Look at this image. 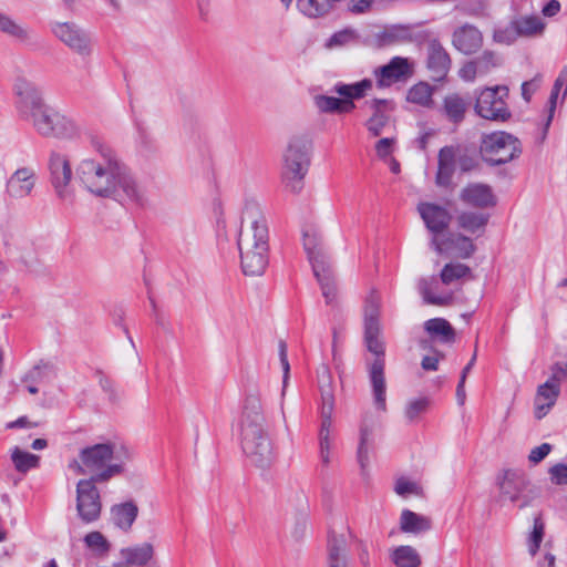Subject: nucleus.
Instances as JSON below:
<instances>
[{
  "instance_id": "obj_1",
  "label": "nucleus",
  "mask_w": 567,
  "mask_h": 567,
  "mask_svg": "<svg viewBox=\"0 0 567 567\" xmlns=\"http://www.w3.org/2000/svg\"><path fill=\"white\" fill-rule=\"evenodd\" d=\"M94 152L75 166V181L91 196L123 204L143 205L145 189L116 152L95 142Z\"/></svg>"
},
{
  "instance_id": "obj_2",
  "label": "nucleus",
  "mask_w": 567,
  "mask_h": 567,
  "mask_svg": "<svg viewBox=\"0 0 567 567\" xmlns=\"http://www.w3.org/2000/svg\"><path fill=\"white\" fill-rule=\"evenodd\" d=\"M14 107L18 116L43 137L73 138L80 126L66 114L45 103L41 90L25 78L13 83Z\"/></svg>"
},
{
  "instance_id": "obj_3",
  "label": "nucleus",
  "mask_w": 567,
  "mask_h": 567,
  "mask_svg": "<svg viewBox=\"0 0 567 567\" xmlns=\"http://www.w3.org/2000/svg\"><path fill=\"white\" fill-rule=\"evenodd\" d=\"M237 246L244 274H264L268 265L269 230L265 212L255 200L245 203Z\"/></svg>"
},
{
  "instance_id": "obj_4",
  "label": "nucleus",
  "mask_w": 567,
  "mask_h": 567,
  "mask_svg": "<svg viewBox=\"0 0 567 567\" xmlns=\"http://www.w3.org/2000/svg\"><path fill=\"white\" fill-rule=\"evenodd\" d=\"M239 430L241 449L250 462L261 468L270 466L276 454L258 395L246 396Z\"/></svg>"
},
{
  "instance_id": "obj_5",
  "label": "nucleus",
  "mask_w": 567,
  "mask_h": 567,
  "mask_svg": "<svg viewBox=\"0 0 567 567\" xmlns=\"http://www.w3.org/2000/svg\"><path fill=\"white\" fill-rule=\"evenodd\" d=\"M132 457V451L123 444L97 443L82 449L70 467L78 474H90L89 480L104 483L122 475Z\"/></svg>"
},
{
  "instance_id": "obj_6",
  "label": "nucleus",
  "mask_w": 567,
  "mask_h": 567,
  "mask_svg": "<svg viewBox=\"0 0 567 567\" xmlns=\"http://www.w3.org/2000/svg\"><path fill=\"white\" fill-rule=\"evenodd\" d=\"M301 233L303 249L312 267L313 275L321 288L326 302L331 305L336 299L337 290L330 257L324 249L321 234L316 225H305Z\"/></svg>"
},
{
  "instance_id": "obj_7",
  "label": "nucleus",
  "mask_w": 567,
  "mask_h": 567,
  "mask_svg": "<svg viewBox=\"0 0 567 567\" xmlns=\"http://www.w3.org/2000/svg\"><path fill=\"white\" fill-rule=\"evenodd\" d=\"M498 499L519 509L533 506L540 496V489L519 470H503L496 476Z\"/></svg>"
},
{
  "instance_id": "obj_8",
  "label": "nucleus",
  "mask_w": 567,
  "mask_h": 567,
  "mask_svg": "<svg viewBox=\"0 0 567 567\" xmlns=\"http://www.w3.org/2000/svg\"><path fill=\"white\" fill-rule=\"evenodd\" d=\"M311 142L308 137L292 136L282 154V181L291 192L302 188V179L310 165Z\"/></svg>"
},
{
  "instance_id": "obj_9",
  "label": "nucleus",
  "mask_w": 567,
  "mask_h": 567,
  "mask_svg": "<svg viewBox=\"0 0 567 567\" xmlns=\"http://www.w3.org/2000/svg\"><path fill=\"white\" fill-rule=\"evenodd\" d=\"M319 389L321 395V426L319 432L320 460L324 466L331 461V416L334 409V392L331 374L324 370L319 379Z\"/></svg>"
},
{
  "instance_id": "obj_10",
  "label": "nucleus",
  "mask_w": 567,
  "mask_h": 567,
  "mask_svg": "<svg viewBox=\"0 0 567 567\" xmlns=\"http://www.w3.org/2000/svg\"><path fill=\"white\" fill-rule=\"evenodd\" d=\"M480 151L486 162L501 165L516 158L520 154L522 147L515 136L498 131L482 136Z\"/></svg>"
},
{
  "instance_id": "obj_11",
  "label": "nucleus",
  "mask_w": 567,
  "mask_h": 567,
  "mask_svg": "<svg viewBox=\"0 0 567 567\" xmlns=\"http://www.w3.org/2000/svg\"><path fill=\"white\" fill-rule=\"evenodd\" d=\"M507 93L508 89L503 85L475 91L476 102L474 109L476 114L489 121H507L511 117V112L504 99L507 96Z\"/></svg>"
},
{
  "instance_id": "obj_12",
  "label": "nucleus",
  "mask_w": 567,
  "mask_h": 567,
  "mask_svg": "<svg viewBox=\"0 0 567 567\" xmlns=\"http://www.w3.org/2000/svg\"><path fill=\"white\" fill-rule=\"evenodd\" d=\"M53 35L70 50L79 55L86 56L92 52V41L89 33L74 22H51Z\"/></svg>"
},
{
  "instance_id": "obj_13",
  "label": "nucleus",
  "mask_w": 567,
  "mask_h": 567,
  "mask_svg": "<svg viewBox=\"0 0 567 567\" xmlns=\"http://www.w3.org/2000/svg\"><path fill=\"white\" fill-rule=\"evenodd\" d=\"M94 480H80L76 484V511L82 522L99 519L102 509L101 495Z\"/></svg>"
},
{
  "instance_id": "obj_14",
  "label": "nucleus",
  "mask_w": 567,
  "mask_h": 567,
  "mask_svg": "<svg viewBox=\"0 0 567 567\" xmlns=\"http://www.w3.org/2000/svg\"><path fill=\"white\" fill-rule=\"evenodd\" d=\"M49 169L56 196L65 203H73L74 190L70 187L72 168L68 156L58 152L51 153Z\"/></svg>"
},
{
  "instance_id": "obj_15",
  "label": "nucleus",
  "mask_w": 567,
  "mask_h": 567,
  "mask_svg": "<svg viewBox=\"0 0 567 567\" xmlns=\"http://www.w3.org/2000/svg\"><path fill=\"white\" fill-rule=\"evenodd\" d=\"M431 246L440 255L463 259L471 257L475 250V246L468 237L454 233L432 236Z\"/></svg>"
},
{
  "instance_id": "obj_16",
  "label": "nucleus",
  "mask_w": 567,
  "mask_h": 567,
  "mask_svg": "<svg viewBox=\"0 0 567 567\" xmlns=\"http://www.w3.org/2000/svg\"><path fill=\"white\" fill-rule=\"evenodd\" d=\"M565 374V369L557 365L556 371L549 380L537 388L534 399V413L535 417L540 420L548 414L555 405L560 392V377Z\"/></svg>"
},
{
  "instance_id": "obj_17",
  "label": "nucleus",
  "mask_w": 567,
  "mask_h": 567,
  "mask_svg": "<svg viewBox=\"0 0 567 567\" xmlns=\"http://www.w3.org/2000/svg\"><path fill=\"white\" fill-rule=\"evenodd\" d=\"M37 172L31 166L16 169L6 182L4 195L11 200L29 197L37 184Z\"/></svg>"
},
{
  "instance_id": "obj_18",
  "label": "nucleus",
  "mask_w": 567,
  "mask_h": 567,
  "mask_svg": "<svg viewBox=\"0 0 567 567\" xmlns=\"http://www.w3.org/2000/svg\"><path fill=\"white\" fill-rule=\"evenodd\" d=\"M371 115L364 125L369 134L373 137L381 135L388 126L393 111V102L384 99H373L365 102Z\"/></svg>"
},
{
  "instance_id": "obj_19",
  "label": "nucleus",
  "mask_w": 567,
  "mask_h": 567,
  "mask_svg": "<svg viewBox=\"0 0 567 567\" xmlns=\"http://www.w3.org/2000/svg\"><path fill=\"white\" fill-rule=\"evenodd\" d=\"M417 212L433 236H441L452 219L450 212L445 207L434 203H420Z\"/></svg>"
},
{
  "instance_id": "obj_20",
  "label": "nucleus",
  "mask_w": 567,
  "mask_h": 567,
  "mask_svg": "<svg viewBox=\"0 0 567 567\" xmlns=\"http://www.w3.org/2000/svg\"><path fill=\"white\" fill-rule=\"evenodd\" d=\"M412 74V65L406 58L394 56L385 65L374 70L377 83L380 87H386L404 80Z\"/></svg>"
},
{
  "instance_id": "obj_21",
  "label": "nucleus",
  "mask_w": 567,
  "mask_h": 567,
  "mask_svg": "<svg viewBox=\"0 0 567 567\" xmlns=\"http://www.w3.org/2000/svg\"><path fill=\"white\" fill-rule=\"evenodd\" d=\"M452 43L457 51L464 54H473L481 49L483 35L475 25L465 23L454 30Z\"/></svg>"
},
{
  "instance_id": "obj_22",
  "label": "nucleus",
  "mask_w": 567,
  "mask_h": 567,
  "mask_svg": "<svg viewBox=\"0 0 567 567\" xmlns=\"http://www.w3.org/2000/svg\"><path fill=\"white\" fill-rule=\"evenodd\" d=\"M384 359H374L369 364V379L372 388L374 405L380 411L386 409V382L384 374Z\"/></svg>"
},
{
  "instance_id": "obj_23",
  "label": "nucleus",
  "mask_w": 567,
  "mask_h": 567,
  "mask_svg": "<svg viewBox=\"0 0 567 567\" xmlns=\"http://www.w3.org/2000/svg\"><path fill=\"white\" fill-rule=\"evenodd\" d=\"M427 69L434 81H442L451 69V58L442 44L432 41L427 49Z\"/></svg>"
},
{
  "instance_id": "obj_24",
  "label": "nucleus",
  "mask_w": 567,
  "mask_h": 567,
  "mask_svg": "<svg viewBox=\"0 0 567 567\" xmlns=\"http://www.w3.org/2000/svg\"><path fill=\"white\" fill-rule=\"evenodd\" d=\"M460 198L467 205L486 208L494 206L496 200L492 188L488 185L474 183L464 187L460 194Z\"/></svg>"
},
{
  "instance_id": "obj_25",
  "label": "nucleus",
  "mask_w": 567,
  "mask_h": 567,
  "mask_svg": "<svg viewBox=\"0 0 567 567\" xmlns=\"http://www.w3.org/2000/svg\"><path fill=\"white\" fill-rule=\"evenodd\" d=\"M0 33L20 44H29L33 40L31 28L0 10Z\"/></svg>"
},
{
  "instance_id": "obj_26",
  "label": "nucleus",
  "mask_w": 567,
  "mask_h": 567,
  "mask_svg": "<svg viewBox=\"0 0 567 567\" xmlns=\"http://www.w3.org/2000/svg\"><path fill=\"white\" fill-rule=\"evenodd\" d=\"M468 102L458 93H449L444 96L439 109L440 113L451 123L460 124L464 121Z\"/></svg>"
},
{
  "instance_id": "obj_27",
  "label": "nucleus",
  "mask_w": 567,
  "mask_h": 567,
  "mask_svg": "<svg viewBox=\"0 0 567 567\" xmlns=\"http://www.w3.org/2000/svg\"><path fill=\"white\" fill-rule=\"evenodd\" d=\"M455 172V150L452 146L441 148L439 153V167L436 173V184L447 187L452 183Z\"/></svg>"
},
{
  "instance_id": "obj_28",
  "label": "nucleus",
  "mask_w": 567,
  "mask_h": 567,
  "mask_svg": "<svg viewBox=\"0 0 567 567\" xmlns=\"http://www.w3.org/2000/svg\"><path fill=\"white\" fill-rule=\"evenodd\" d=\"M138 514V507L132 501L115 504L111 508L112 523L120 529L127 532L131 529Z\"/></svg>"
},
{
  "instance_id": "obj_29",
  "label": "nucleus",
  "mask_w": 567,
  "mask_h": 567,
  "mask_svg": "<svg viewBox=\"0 0 567 567\" xmlns=\"http://www.w3.org/2000/svg\"><path fill=\"white\" fill-rule=\"evenodd\" d=\"M153 555L154 549L150 543H143L121 550L122 561L131 567L146 566Z\"/></svg>"
},
{
  "instance_id": "obj_30",
  "label": "nucleus",
  "mask_w": 567,
  "mask_h": 567,
  "mask_svg": "<svg viewBox=\"0 0 567 567\" xmlns=\"http://www.w3.org/2000/svg\"><path fill=\"white\" fill-rule=\"evenodd\" d=\"M431 519L426 516L403 509L400 516V529L408 534H421L431 529Z\"/></svg>"
},
{
  "instance_id": "obj_31",
  "label": "nucleus",
  "mask_w": 567,
  "mask_h": 567,
  "mask_svg": "<svg viewBox=\"0 0 567 567\" xmlns=\"http://www.w3.org/2000/svg\"><path fill=\"white\" fill-rule=\"evenodd\" d=\"M424 329L432 339L443 343H452L455 340V331L450 322L443 318H434L425 321Z\"/></svg>"
},
{
  "instance_id": "obj_32",
  "label": "nucleus",
  "mask_w": 567,
  "mask_h": 567,
  "mask_svg": "<svg viewBox=\"0 0 567 567\" xmlns=\"http://www.w3.org/2000/svg\"><path fill=\"white\" fill-rule=\"evenodd\" d=\"M373 86L372 80L370 79H363L355 83H337L332 92L340 95L341 97H348L351 100H360L364 97L369 91H371Z\"/></svg>"
},
{
  "instance_id": "obj_33",
  "label": "nucleus",
  "mask_w": 567,
  "mask_h": 567,
  "mask_svg": "<svg viewBox=\"0 0 567 567\" xmlns=\"http://www.w3.org/2000/svg\"><path fill=\"white\" fill-rule=\"evenodd\" d=\"M327 565L328 567H348L347 544L342 537L329 538Z\"/></svg>"
},
{
  "instance_id": "obj_34",
  "label": "nucleus",
  "mask_w": 567,
  "mask_h": 567,
  "mask_svg": "<svg viewBox=\"0 0 567 567\" xmlns=\"http://www.w3.org/2000/svg\"><path fill=\"white\" fill-rule=\"evenodd\" d=\"M518 37L532 38L540 35L545 29V22L537 16H524L514 19Z\"/></svg>"
},
{
  "instance_id": "obj_35",
  "label": "nucleus",
  "mask_w": 567,
  "mask_h": 567,
  "mask_svg": "<svg viewBox=\"0 0 567 567\" xmlns=\"http://www.w3.org/2000/svg\"><path fill=\"white\" fill-rule=\"evenodd\" d=\"M391 559L396 567H420L422 563L417 550L409 545L394 548L391 553Z\"/></svg>"
},
{
  "instance_id": "obj_36",
  "label": "nucleus",
  "mask_w": 567,
  "mask_h": 567,
  "mask_svg": "<svg viewBox=\"0 0 567 567\" xmlns=\"http://www.w3.org/2000/svg\"><path fill=\"white\" fill-rule=\"evenodd\" d=\"M433 92L434 89L430 84L419 82L408 91L406 100L422 107L431 109L434 105Z\"/></svg>"
},
{
  "instance_id": "obj_37",
  "label": "nucleus",
  "mask_w": 567,
  "mask_h": 567,
  "mask_svg": "<svg viewBox=\"0 0 567 567\" xmlns=\"http://www.w3.org/2000/svg\"><path fill=\"white\" fill-rule=\"evenodd\" d=\"M381 297L377 291H371L364 303V329L380 328Z\"/></svg>"
},
{
  "instance_id": "obj_38",
  "label": "nucleus",
  "mask_w": 567,
  "mask_h": 567,
  "mask_svg": "<svg viewBox=\"0 0 567 567\" xmlns=\"http://www.w3.org/2000/svg\"><path fill=\"white\" fill-rule=\"evenodd\" d=\"M435 278H422L419 280L417 288L424 301L435 306H446L452 301V295H435L433 292V284Z\"/></svg>"
},
{
  "instance_id": "obj_39",
  "label": "nucleus",
  "mask_w": 567,
  "mask_h": 567,
  "mask_svg": "<svg viewBox=\"0 0 567 567\" xmlns=\"http://www.w3.org/2000/svg\"><path fill=\"white\" fill-rule=\"evenodd\" d=\"M11 461L14 468L20 473H27L32 468H37L40 464L38 455L23 451L18 446L11 450Z\"/></svg>"
},
{
  "instance_id": "obj_40",
  "label": "nucleus",
  "mask_w": 567,
  "mask_h": 567,
  "mask_svg": "<svg viewBox=\"0 0 567 567\" xmlns=\"http://www.w3.org/2000/svg\"><path fill=\"white\" fill-rule=\"evenodd\" d=\"M379 39L383 45H392L410 41L412 39L411 30L406 25H392L385 29Z\"/></svg>"
},
{
  "instance_id": "obj_41",
  "label": "nucleus",
  "mask_w": 567,
  "mask_h": 567,
  "mask_svg": "<svg viewBox=\"0 0 567 567\" xmlns=\"http://www.w3.org/2000/svg\"><path fill=\"white\" fill-rule=\"evenodd\" d=\"M487 220V215L473 212H464L457 216L458 226L470 233H475L478 229L484 228Z\"/></svg>"
},
{
  "instance_id": "obj_42",
  "label": "nucleus",
  "mask_w": 567,
  "mask_h": 567,
  "mask_svg": "<svg viewBox=\"0 0 567 567\" xmlns=\"http://www.w3.org/2000/svg\"><path fill=\"white\" fill-rule=\"evenodd\" d=\"M471 276V268L463 264H446L441 274V280L444 285H451L462 278Z\"/></svg>"
},
{
  "instance_id": "obj_43",
  "label": "nucleus",
  "mask_w": 567,
  "mask_h": 567,
  "mask_svg": "<svg viewBox=\"0 0 567 567\" xmlns=\"http://www.w3.org/2000/svg\"><path fill=\"white\" fill-rule=\"evenodd\" d=\"M545 535V524L542 516L538 515L534 518L533 530L527 538V547L530 556H535L540 547Z\"/></svg>"
},
{
  "instance_id": "obj_44",
  "label": "nucleus",
  "mask_w": 567,
  "mask_h": 567,
  "mask_svg": "<svg viewBox=\"0 0 567 567\" xmlns=\"http://www.w3.org/2000/svg\"><path fill=\"white\" fill-rule=\"evenodd\" d=\"M380 328L364 329V341L368 350L375 359H384V344L379 338Z\"/></svg>"
},
{
  "instance_id": "obj_45",
  "label": "nucleus",
  "mask_w": 567,
  "mask_h": 567,
  "mask_svg": "<svg viewBox=\"0 0 567 567\" xmlns=\"http://www.w3.org/2000/svg\"><path fill=\"white\" fill-rule=\"evenodd\" d=\"M85 546L97 555H104L110 550V543L100 532H91L84 537Z\"/></svg>"
},
{
  "instance_id": "obj_46",
  "label": "nucleus",
  "mask_w": 567,
  "mask_h": 567,
  "mask_svg": "<svg viewBox=\"0 0 567 567\" xmlns=\"http://www.w3.org/2000/svg\"><path fill=\"white\" fill-rule=\"evenodd\" d=\"M519 37L517 34V29L514 23V20H512L506 25H501V27L495 28V30L493 32V40L496 43H501V44H506V45L512 44Z\"/></svg>"
},
{
  "instance_id": "obj_47",
  "label": "nucleus",
  "mask_w": 567,
  "mask_h": 567,
  "mask_svg": "<svg viewBox=\"0 0 567 567\" xmlns=\"http://www.w3.org/2000/svg\"><path fill=\"white\" fill-rule=\"evenodd\" d=\"M358 39L359 35L357 31L348 28L333 33L329 38L326 47L329 49L341 48L355 42Z\"/></svg>"
},
{
  "instance_id": "obj_48",
  "label": "nucleus",
  "mask_w": 567,
  "mask_h": 567,
  "mask_svg": "<svg viewBox=\"0 0 567 567\" xmlns=\"http://www.w3.org/2000/svg\"><path fill=\"white\" fill-rule=\"evenodd\" d=\"M430 405V400L425 396L415 398L410 400L404 410L405 417L410 422H414L419 419L421 414H423Z\"/></svg>"
},
{
  "instance_id": "obj_49",
  "label": "nucleus",
  "mask_w": 567,
  "mask_h": 567,
  "mask_svg": "<svg viewBox=\"0 0 567 567\" xmlns=\"http://www.w3.org/2000/svg\"><path fill=\"white\" fill-rule=\"evenodd\" d=\"M477 66L480 75L487 74L492 69L502 64V59L492 51H485L482 55L473 60Z\"/></svg>"
},
{
  "instance_id": "obj_50",
  "label": "nucleus",
  "mask_w": 567,
  "mask_h": 567,
  "mask_svg": "<svg viewBox=\"0 0 567 567\" xmlns=\"http://www.w3.org/2000/svg\"><path fill=\"white\" fill-rule=\"evenodd\" d=\"M313 103L320 113L338 114L340 97L319 94L313 97Z\"/></svg>"
},
{
  "instance_id": "obj_51",
  "label": "nucleus",
  "mask_w": 567,
  "mask_h": 567,
  "mask_svg": "<svg viewBox=\"0 0 567 567\" xmlns=\"http://www.w3.org/2000/svg\"><path fill=\"white\" fill-rule=\"evenodd\" d=\"M566 84V91H567V65L563 69L560 74L555 81L554 87L551 90L550 96H549V116H548V123L550 122L553 117V112L556 107L557 99L560 92V89L563 85Z\"/></svg>"
},
{
  "instance_id": "obj_52",
  "label": "nucleus",
  "mask_w": 567,
  "mask_h": 567,
  "mask_svg": "<svg viewBox=\"0 0 567 567\" xmlns=\"http://www.w3.org/2000/svg\"><path fill=\"white\" fill-rule=\"evenodd\" d=\"M394 491L398 495L406 497L409 495H419L421 487L413 481L400 477L395 481Z\"/></svg>"
},
{
  "instance_id": "obj_53",
  "label": "nucleus",
  "mask_w": 567,
  "mask_h": 567,
  "mask_svg": "<svg viewBox=\"0 0 567 567\" xmlns=\"http://www.w3.org/2000/svg\"><path fill=\"white\" fill-rule=\"evenodd\" d=\"M371 436V430L368 426L362 425L360 430V443L358 447V460L362 467L365 466L368 462V444Z\"/></svg>"
},
{
  "instance_id": "obj_54",
  "label": "nucleus",
  "mask_w": 567,
  "mask_h": 567,
  "mask_svg": "<svg viewBox=\"0 0 567 567\" xmlns=\"http://www.w3.org/2000/svg\"><path fill=\"white\" fill-rule=\"evenodd\" d=\"M550 478L553 483L557 485H566L567 484V464H556L549 470Z\"/></svg>"
},
{
  "instance_id": "obj_55",
  "label": "nucleus",
  "mask_w": 567,
  "mask_h": 567,
  "mask_svg": "<svg viewBox=\"0 0 567 567\" xmlns=\"http://www.w3.org/2000/svg\"><path fill=\"white\" fill-rule=\"evenodd\" d=\"M377 0H350L348 7L349 11L354 14L367 13L372 10Z\"/></svg>"
},
{
  "instance_id": "obj_56",
  "label": "nucleus",
  "mask_w": 567,
  "mask_h": 567,
  "mask_svg": "<svg viewBox=\"0 0 567 567\" xmlns=\"http://www.w3.org/2000/svg\"><path fill=\"white\" fill-rule=\"evenodd\" d=\"M551 451V445L548 443H543L539 446L532 449L528 460L533 464H537L542 462Z\"/></svg>"
},
{
  "instance_id": "obj_57",
  "label": "nucleus",
  "mask_w": 567,
  "mask_h": 567,
  "mask_svg": "<svg viewBox=\"0 0 567 567\" xmlns=\"http://www.w3.org/2000/svg\"><path fill=\"white\" fill-rule=\"evenodd\" d=\"M458 75L465 82H473L480 75V72L475 62L470 61L460 69Z\"/></svg>"
},
{
  "instance_id": "obj_58",
  "label": "nucleus",
  "mask_w": 567,
  "mask_h": 567,
  "mask_svg": "<svg viewBox=\"0 0 567 567\" xmlns=\"http://www.w3.org/2000/svg\"><path fill=\"white\" fill-rule=\"evenodd\" d=\"M394 138L384 137L377 142L375 152L379 157L385 158L393 152Z\"/></svg>"
},
{
  "instance_id": "obj_59",
  "label": "nucleus",
  "mask_w": 567,
  "mask_h": 567,
  "mask_svg": "<svg viewBox=\"0 0 567 567\" xmlns=\"http://www.w3.org/2000/svg\"><path fill=\"white\" fill-rule=\"evenodd\" d=\"M279 358L284 370V383H286L290 367L287 357V344L284 341L279 342Z\"/></svg>"
},
{
  "instance_id": "obj_60",
  "label": "nucleus",
  "mask_w": 567,
  "mask_h": 567,
  "mask_svg": "<svg viewBox=\"0 0 567 567\" xmlns=\"http://www.w3.org/2000/svg\"><path fill=\"white\" fill-rule=\"evenodd\" d=\"M560 11V3L558 0H549L542 9L545 17H555Z\"/></svg>"
},
{
  "instance_id": "obj_61",
  "label": "nucleus",
  "mask_w": 567,
  "mask_h": 567,
  "mask_svg": "<svg viewBox=\"0 0 567 567\" xmlns=\"http://www.w3.org/2000/svg\"><path fill=\"white\" fill-rule=\"evenodd\" d=\"M537 84L535 81H526L522 84V95L525 101H529L533 93L536 91Z\"/></svg>"
},
{
  "instance_id": "obj_62",
  "label": "nucleus",
  "mask_w": 567,
  "mask_h": 567,
  "mask_svg": "<svg viewBox=\"0 0 567 567\" xmlns=\"http://www.w3.org/2000/svg\"><path fill=\"white\" fill-rule=\"evenodd\" d=\"M355 109L354 100L348 97H340V105L338 114H348Z\"/></svg>"
},
{
  "instance_id": "obj_63",
  "label": "nucleus",
  "mask_w": 567,
  "mask_h": 567,
  "mask_svg": "<svg viewBox=\"0 0 567 567\" xmlns=\"http://www.w3.org/2000/svg\"><path fill=\"white\" fill-rule=\"evenodd\" d=\"M439 359L436 357L425 355L422 359L421 365L424 370L435 371L437 370Z\"/></svg>"
},
{
  "instance_id": "obj_64",
  "label": "nucleus",
  "mask_w": 567,
  "mask_h": 567,
  "mask_svg": "<svg viewBox=\"0 0 567 567\" xmlns=\"http://www.w3.org/2000/svg\"><path fill=\"white\" fill-rule=\"evenodd\" d=\"M359 559L363 567H370L369 548L365 544L360 545Z\"/></svg>"
}]
</instances>
